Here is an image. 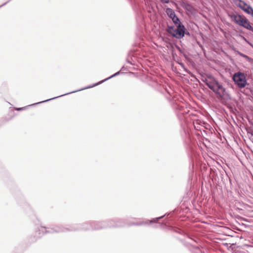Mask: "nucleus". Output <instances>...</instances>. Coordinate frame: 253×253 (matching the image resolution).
I'll return each mask as SVG.
<instances>
[{
  "label": "nucleus",
  "mask_w": 253,
  "mask_h": 253,
  "mask_svg": "<svg viewBox=\"0 0 253 253\" xmlns=\"http://www.w3.org/2000/svg\"><path fill=\"white\" fill-rule=\"evenodd\" d=\"M121 225L115 223V221L111 220L109 221L93 222L91 223H84L82 226L76 228L74 227H64L62 226H54L50 228H46L42 226L39 230V237H40L44 232L49 233L65 232L70 231H75L78 229L89 230V229H101L104 228L119 227Z\"/></svg>",
  "instance_id": "f257e3e1"
},
{
  "label": "nucleus",
  "mask_w": 253,
  "mask_h": 253,
  "mask_svg": "<svg viewBox=\"0 0 253 253\" xmlns=\"http://www.w3.org/2000/svg\"><path fill=\"white\" fill-rule=\"evenodd\" d=\"M203 81L220 98H224L228 93L226 89L215 78L210 76Z\"/></svg>",
  "instance_id": "f03ea898"
},
{
  "label": "nucleus",
  "mask_w": 253,
  "mask_h": 253,
  "mask_svg": "<svg viewBox=\"0 0 253 253\" xmlns=\"http://www.w3.org/2000/svg\"><path fill=\"white\" fill-rule=\"evenodd\" d=\"M231 18L235 23L239 26L247 30L253 31V27L245 16L238 14H233L231 15Z\"/></svg>",
  "instance_id": "7ed1b4c3"
},
{
  "label": "nucleus",
  "mask_w": 253,
  "mask_h": 253,
  "mask_svg": "<svg viewBox=\"0 0 253 253\" xmlns=\"http://www.w3.org/2000/svg\"><path fill=\"white\" fill-rule=\"evenodd\" d=\"M168 32L177 39H181L184 36L185 27L182 23L179 24L176 28L172 26H168Z\"/></svg>",
  "instance_id": "20e7f679"
},
{
  "label": "nucleus",
  "mask_w": 253,
  "mask_h": 253,
  "mask_svg": "<svg viewBox=\"0 0 253 253\" xmlns=\"http://www.w3.org/2000/svg\"><path fill=\"white\" fill-rule=\"evenodd\" d=\"M233 80L235 84L241 88L245 87L247 84L245 74L241 72H236L234 74Z\"/></svg>",
  "instance_id": "39448f33"
},
{
  "label": "nucleus",
  "mask_w": 253,
  "mask_h": 253,
  "mask_svg": "<svg viewBox=\"0 0 253 253\" xmlns=\"http://www.w3.org/2000/svg\"><path fill=\"white\" fill-rule=\"evenodd\" d=\"M119 74H120V71L116 73L114 75H113L111 76L110 77L106 78V79H105L104 80H102V81H101L100 82H98V83L94 84L92 86H90L86 87H84V88H83L77 90L73 91H71L70 92L66 93L65 94H62V95H59L58 96L54 97H53L52 98L48 99H47L46 100H44V101H41V102L37 103H34L33 104L31 105L30 106H34V105H37L38 104H40V103H43V102H47V101H50L51 100H53V99H54L55 98H58V97L64 96V95H66L72 93H75V92H76L77 91H81V90H83L85 89H87V88H89L91 87L95 86L96 85H98V84L103 83L104 82H105V81H107V80H109L110 79L116 76L117 75H118Z\"/></svg>",
  "instance_id": "423d86ee"
},
{
  "label": "nucleus",
  "mask_w": 253,
  "mask_h": 253,
  "mask_svg": "<svg viewBox=\"0 0 253 253\" xmlns=\"http://www.w3.org/2000/svg\"><path fill=\"white\" fill-rule=\"evenodd\" d=\"M237 1H238L239 3H237V2H236L237 5L245 12L248 14L252 7L250 5H248L245 1L242 0H237Z\"/></svg>",
  "instance_id": "0eeeda50"
},
{
  "label": "nucleus",
  "mask_w": 253,
  "mask_h": 253,
  "mask_svg": "<svg viewBox=\"0 0 253 253\" xmlns=\"http://www.w3.org/2000/svg\"><path fill=\"white\" fill-rule=\"evenodd\" d=\"M163 217V216H160L159 217H157L156 218H154L153 219H152L151 220H146L145 221L137 222L136 223H134L131 224V225H142L149 224L152 223H154V222H157L159 219L162 218Z\"/></svg>",
  "instance_id": "6e6552de"
},
{
  "label": "nucleus",
  "mask_w": 253,
  "mask_h": 253,
  "mask_svg": "<svg viewBox=\"0 0 253 253\" xmlns=\"http://www.w3.org/2000/svg\"><path fill=\"white\" fill-rule=\"evenodd\" d=\"M166 12L168 16L171 19L176 15L174 11L170 8H167Z\"/></svg>",
  "instance_id": "1a4fd4ad"
},
{
  "label": "nucleus",
  "mask_w": 253,
  "mask_h": 253,
  "mask_svg": "<svg viewBox=\"0 0 253 253\" xmlns=\"http://www.w3.org/2000/svg\"><path fill=\"white\" fill-rule=\"evenodd\" d=\"M182 7L187 11H191L192 9V6L189 3L184 2L182 4Z\"/></svg>",
  "instance_id": "9d476101"
},
{
  "label": "nucleus",
  "mask_w": 253,
  "mask_h": 253,
  "mask_svg": "<svg viewBox=\"0 0 253 253\" xmlns=\"http://www.w3.org/2000/svg\"><path fill=\"white\" fill-rule=\"evenodd\" d=\"M192 253H204L199 247H193L191 249Z\"/></svg>",
  "instance_id": "9b49d317"
},
{
  "label": "nucleus",
  "mask_w": 253,
  "mask_h": 253,
  "mask_svg": "<svg viewBox=\"0 0 253 253\" xmlns=\"http://www.w3.org/2000/svg\"><path fill=\"white\" fill-rule=\"evenodd\" d=\"M173 22L175 24L178 25L179 24L181 23L179 20V19L175 15L174 17L171 18Z\"/></svg>",
  "instance_id": "f8f14e48"
},
{
  "label": "nucleus",
  "mask_w": 253,
  "mask_h": 253,
  "mask_svg": "<svg viewBox=\"0 0 253 253\" xmlns=\"http://www.w3.org/2000/svg\"><path fill=\"white\" fill-rule=\"evenodd\" d=\"M248 14L251 15L253 17V8L250 11V12L248 13Z\"/></svg>",
  "instance_id": "ddd939ff"
},
{
  "label": "nucleus",
  "mask_w": 253,
  "mask_h": 253,
  "mask_svg": "<svg viewBox=\"0 0 253 253\" xmlns=\"http://www.w3.org/2000/svg\"><path fill=\"white\" fill-rule=\"evenodd\" d=\"M239 54H240L241 56H242V57H246V58H248V56H247V55H244V54H243V53H242L239 52Z\"/></svg>",
  "instance_id": "4468645a"
},
{
  "label": "nucleus",
  "mask_w": 253,
  "mask_h": 253,
  "mask_svg": "<svg viewBox=\"0 0 253 253\" xmlns=\"http://www.w3.org/2000/svg\"><path fill=\"white\" fill-rule=\"evenodd\" d=\"M25 109V107L18 108H17V110L21 111V110H23Z\"/></svg>",
  "instance_id": "2eb2a0df"
},
{
  "label": "nucleus",
  "mask_w": 253,
  "mask_h": 253,
  "mask_svg": "<svg viewBox=\"0 0 253 253\" xmlns=\"http://www.w3.org/2000/svg\"><path fill=\"white\" fill-rule=\"evenodd\" d=\"M11 0H8L7 1H6V2L4 3L3 4H1V5H0V8L2 6L5 5L8 2H9V1H10Z\"/></svg>",
  "instance_id": "dca6fc26"
}]
</instances>
